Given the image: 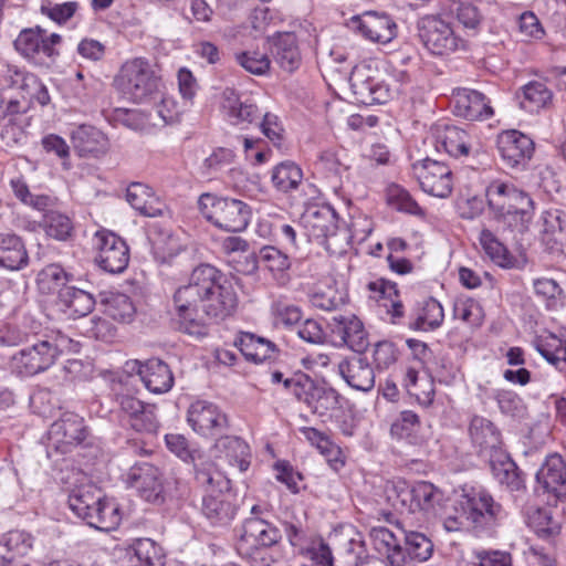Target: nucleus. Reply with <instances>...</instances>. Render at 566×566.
<instances>
[{
  "label": "nucleus",
  "mask_w": 566,
  "mask_h": 566,
  "mask_svg": "<svg viewBox=\"0 0 566 566\" xmlns=\"http://www.w3.org/2000/svg\"><path fill=\"white\" fill-rule=\"evenodd\" d=\"M419 418L411 410H405L399 418L391 424L390 432L398 438H405L410 434L412 428L418 424Z\"/></svg>",
  "instance_id": "64"
},
{
  "label": "nucleus",
  "mask_w": 566,
  "mask_h": 566,
  "mask_svg": "<svg viewBox=\"0 0 566 566\" xmlns=\"http://www.w3.org/2000/svg\"><path fill=\"white\" fill-rule=\"evenodd\" d=\"M352 27L364 38L378 43H388L397 35L395 21L386 13L365 12L352 19Z\"/></svg>",
  "instance_id": "19"
},
{
  "label": "nucleus",
  "mask_w": 566,
  "mask_h": 566,
  "mask_svg": "<svg viewBox=\"0 0 566 566\" xmlns=\"http://www.w3.org/2000/svg\"><path fill=\"white\" fill-rule=\"evenodd\" d=\"M78 8L77 2L70 1L54 6H42V13L46 14L50 19L57 23H63L71 19Z\"/></svg>",
  "instance_id": "62"
},
{
  "label": "nucleus",
  "mask_w": 566,
  "mask_h": 566,
  "mask_svg": "<svg viewBox=\"0 0 566 566\" xmlns=\"http://www.w3.org/2000/svg\"><path fill=\"white\" fill-rule=\"evenodd\" d=\"M234 56L237 63L253 75H265L270 71L271 60L266 53L256 50H247L235 53Z\"/></svg>",
  "instance_id": "50"
},
{
  "label": "nucleus",
  "mask_w": 566,
  "mask_h": 566,
  "mask_svg": "<svg viewBox=\"0 0 566 566\" xmlns=\"http://www.w3.org/2000/svg\"><path fill=\"white\" fill-rule=\"evenodd\" d=\"M453 113L468 120L488 119L493 115V108L486 96L475 90L457 88L452 93Z\"/></svg>",
  "instance_id": "22"
},
{
  "label": "nucleus",
  "mask_w": 566,
  "mask_h": 566,
  "mask_svg": "<svg viewBox=\"0 0 566 566\" xmlns=\"http://www.w3.org/2000/svg\"><path fill=\"white\" fill-rule=\"evenodd\" d=\"M402 505L410 502L409 511H422L428 518L439 517L444 531H464L470 528H494L501 526L505 514L485 491L475 488H462L453 504L442 509L441 493L430 482L421 481L411 489L402 490L399 495Z\"/></svg>",
  "instance_id": "1"
},
{
  "label": "nucleus",
  "mask_w": 566,
  "mask_h": 566,
  "mask_svg": "<svg viewBox=\"0 0 566 566\" xmlns=\"http://www.w3.org/2000/svg\"><path fill=\"white\" fill-rule=\"evenodd\" d=\"M205 296L190 285L178 287L172 297L171 324L175 329L200 338L207 335V327L200 317L203 313Z\"/></svg>",
  "instance_id": "6"
},
{
  "label": "nucleus",
  "mask_w": 566,
  "mask_h": 566,
  "mask_svg": "<svg viewBox=\"0 0 566 566\" xmlns=\"http://www.w3.org/2000/svg\"><path fill=\"white\" fill-rule=\"evenodd\" d=\"M259 260L272 272H282L290 268L287 255L274 247H263L259 252Z\"/></svg>",
  "instance_id": "58"
},
{
  "label": "nucleus",
  "mask_w": 566,
  "mask_h": 566,
  "mask_svg": "<svg viewBox=\"0 0 566 566\" xmlns=\"http://www.w3.org/2000/svg\"><path fill=\"white\" fill-rule=\"evenodd\" d=\"M301 223L308 238L325 244L331 249L332 241L336 237L335 212L329 208H310L301 217Z\"/></svg>",
  "instance_id": "23"
},
{
  "label": "nucleus",
  "mask_w": 566,
  "mask_h": 566,
  "mask_svg": "<svg viewBox=\"0 0 566 566\" xmlns=\"http://www.w3.org/2000/svg\"><path fill=\"white\" fill-rule=\"evenodd\" d=\"M29 256L21 238L13 233H0V266L19 271L28 265Z\"/></svg>",
  "instance_id": "32"
},
{
  "label": "nucleus",
  "mask_w": 566,
  "mask_h": 566,
  "mask_svg": "<svg viewBox=\"0 0 566 566\" xmlns=\"http://www.w3.org/2000/svg\"><path fill=\"white\" fill-rule=\"evenodd\" d=\"M497 149L507 167H525L534 154V142L521 132L507 130L499 136Z\"/></svg>",
  "instance_id": "18"
},
{
  "label": "nucleus",
  "mask_w": 566,
  "mask_h": 566,
  "mask_svg": "<svg viewBox=\"0 0 566 566\" xmlns=\"http://www.w3.org/2000/svg\"><path fill=\"white\" fill-rule=\"evenodd\" d=\"M198 209L210 223L228 232L245 230L251 218V208L248 203L210 192L199 197Z\"/></svg>",
  "instance_id": "4"
},
{
  "label": "nucleus",
  "mask_w": 566,
  "mask_h": 566,
  "mask_svg": "<svg viewBox=\"0 0 566 566\" xmlns=\"http://www.w3.org/2000/svg\"><path fill=\"white\" fill-rule=\"evenodd\" d=\"M115 401L122 420L126 421L137 432L154 434L159 428L155 407L144 403L129 394H117Z\"/></svg>",
  "instance_id": "12"
},
{
  "label": "nucleus",
  "mask_w": 566,
  "mask_h": 566,
  "mask_svg": "<svg viewBox=\"0 0 566 566\" xmlns=\"http://www.w3.org/2000/svg\"><path fill=\"white\" fill-rule=\"evenodd\" d=\"M271 54L280 67L289 73L294 72L301 64V53L294 33H279L270 40Z\"/></svg>",
  "instance_id": "30"
},
{
  "label": "nucleus",
  "mask_w": 566,
  "mask_h": 566,
  "mask_svg": "<svg viewBox=\"0 0 566 566\" xmlns=\"http://www.w3.org/2000/svg\"><path fill=\"white\" fill-rule=\"evenodd\" d=\"M544 492L556 501L566 497V461L558 453L549 454L536 473Z\"/></svg>",
  "instance_id": "24"
},
{
  "label": "nucleus",
  "mask_w": 566,
  "mask_h": 566,
  "mask_svg": "<svg viewBox=\"0 0 566 566\" xmlns=\"http://www.w3.org/2000/svg\"><path fill=\"white\" fill-rule=\"evenodd\" d=\"M388 203L399 211H403L415 216L423 214L422 209L410 193L398 185H391L387 190Z\"/></svg>",
  "instance_id": "52"
},
{
  "label": "nucleus",
  "mask_w": 566,
  "mask_h": 566,
  "mask_svg": "<svg viewBox=\"0 0 566 566\" xmlns=\"http://www.w3.org/2000/svg\"><path fill=\"white\" fill-rule=\"evenodd\" d=\"M349 82L356 99L365 105L384 104L390 97L388 85L371 77L366 66L354 69Z\"/></svg>",
  "instance_id": "21"
},
{
  "label": "nucleus",
  "mask_w": 566,
  "mask_h": 566,
  "mask_svg": "<svg viewBox=\"0 0 566 566\" xmlns=\"http://www.w3.org/2000/svg\"><path fill=\"white\" fill-rule=\"evenodd\" d=\"M421 43L434 55H444L464 48V41L457 36L451 23L440 14H428L417 23Z\"/></svg>",
  "instance_id": "7"
},
{
  "label": "nucleus",
  "mask_w": 566,
  "mask_h": 566,
  "mask_svg": "<svg viewBox=\"0 0 566 566\" xmlns=\"http://www.w3.org/2000/svg\"><path fill=\"white\" fill-rule=\"evenodd\" d=\"M71 275L67 274L59 264H50L42 269L36 276L38 290L43 295L57 294L60 301V292L63 289H69L67 283Z\"/></svg>",
  "instance_id": "39"
},
{
  "label": "nucleus",
  "mask_w": 566,
  "mask_h": 566,
  "mask_svg": "<svg viewBox=\"0 0 566 566\" xmlns=\"http://www.w3.org/2000/svg\"><path fill=\"white\" fill-rule=\"evenodd\" d=\"M69 506L86 525L96 531H114L113 526H98L107 504L103 502L102 490L95 484L84 483L73 488L69 494Z\"/></svg>",
  "instance_id": "8"
},
{
  "label": "nucleus",
  "mask_w": 566,
  "mask_h": 566,
  "mask_svg": "<svg viewBox=\"0 0 566 566\" xmlns=\"http://www.w3.org/2000/svg\"><path fill=\"white\" fill-rule=\"evenodd\" d=\"M272 313L275 318L285 326L294 325L302 318V311L298 306L281 300L272 304Z\"/></svg>",
  "instance_id": "60"
},
{
  "label": "nucleus",
  "mask_w": 566,
  "mask_h": 566,
  "mask_svg": "<svg viewBox=\"0 0 566 566\" xmlns=\"http://www.w3.org/2000/svg\"><path fill=\"white\" fill-rule=\"evenodd\" d=\"M338 373L354 389L370 391L375 387V371L369 361L361 356H353L338 364Z\"/></svg>",
  "instance_id": "27"
},
{
  "label": "nucleus",
  "mask_w": 566,
  "mask_h": 566,
  "mask_svg": "<svg viewBox=\"0 0 566 566\" xmlns=\"http://www.w3.org/2000/svg\"><path fill=\"white\" fill-rule=\"evenodd\" d=\"M221 109L227 120L241 129L256 126L263 114L255 103L249 98L242 99L232 88L223 91Z\"/></svg>",
  "instance_id": "17"
},
{
  "label": "nucleus",
  "mask_w": 566,
  "mask_h": 566,
  "mask_svg": "<svg viewBox=\"0 0 566 566\" xmlns=\"http://www.w3.org/2000/svg\"><path fill=\"white\" fill-rule=\"evenodd\" d=\"M480 242L485 250L486 254L495 262L497 265L502 268H511L513 266L514 259L510 254L509 250L503 245L493 233L483 229L480 234Z\"/></svg>",
  "instance_id": "47"
},
{
  "label": "nucleus",
  "mask_w": 566,
  "mask_h": 566,
  "mask_svg": "<svg viewBox=\"0 0 566 566\" xmlns=\"http://www.w3.org/2000/svg\"><path fill=\"white\" fill-rule=\"evenodd\" d=\"M129 481L145 501L158 505L165 502L161 473L155 465L136 464L130 470Z\"/></svg>",
  "instance_id": "20"
},
{
  "label": "nucleus",
  "mask_w": 566,
  "mask_h": 566,
  "mask_svg": "<svg viewBox=\"0 0 566 566\" xmlns=\"http://www.w3.org/2000/svg\"><path fill=\"white\" fill-rule=\"evenodd\" d=\"M486 460L493 478L501 485H504L511 492L524 489L522 472L504 449L493 453Z\"/></svg>",
  "instance_id": "28"
},
{
  "label": "nucleus",
  "mask_w": 566,
  "mask_h": 566,
  "mask_svg": "<svg viewBox=\"0 0 566 566\" xmlns=\"http://www.w3.org/2000/svg\"><path fill=\"white\" fill-rule=\"evenodd\" d=\"M227 275L210 264H200L190 274L188 285L200 295L207 296L216 290V286Z\"/></svg>",
  "instance_id": "41"
},
{
  "label": "nucleus",
  "mask_w": 566,
  "mask_h": 566,
  "mask_svg": "<svg viewBox=\"0 0 566 566\" xmlns=\"http://www.w3.org/2000/svg\"><path fill=\"white\" fill-rule=\"evenodd\" d=\"M145 566H164V552L150 538H138L129 546Z\"/></svg>",
  "instance_id": "51"
},
{
  "label": "nucleus",
  "mask_w": 566,
  "mask_h": 566,
  "mask_svg": "<svg viewBox=\"0 0 566 566\" xmlns=\"http://www.w3.org/2000/svg\"><path fill=\"white\" fill-rule=\"evenodd\" d=\"M314 384L315 380L304 373H296L292 377L284 379V388L298 401H303L306 405H308L312 397Z\"/></svg>",
  "instance_id": "53"
},
{
  "label": "nucleus",
  "mask_w": 566,
  "mask_h": 566,
  "mask_svg": "<svg viewBox=\"0 0 566 566\" xmlns=\"http://www.w3.org/2000/svg\"><path fill=\"white\" fill-rule=\"evenodd\" d=\"M303 179L301 168L293 161H282L273 168L271 180L273 186L282 192L296 189Z\"/></svg>",
  "instance_id": "44"
},
{
  "label": "nucleus",
  "mask_w": 566,
  "mask_h": 566,
  "mask_svg": "<svg viewBox=\"0 0 566 566\" xmlns=\"http://www.w3.org/2000/svg\"><path fill=\"white\" fill-rule=\"evenodd\" d=\"M311 303L314 307L323 311H334L344 303V300L339 293L328 287L325 291H317L311 295Z\"/></svg>",
  "instance_id": "61"
},
{
  "label": "nucleus",
  "mask_w": 566,
  "mask_h": 566,
  "mask_svg": "<svg viewBox=\"0 0 566 566\" xmlns=\"http://www.w3.org/2000/svg\"><path fill=\"white\" fill-rule=\"evenodd\" d=\"M367 287L373 293L371 297L376 301L384 300L387 303L389 300H392V297H399V291L396 283L385 279H378L369 282Z\"/></svg>",
  "instance_id": "63"
},
{
  "label": "nucleus",
  "mask_w": 566,
  "mask_h": 566,
  "mask_svg": "<svg viewBox=\"0 0 566 566\" xmlns=\"http://www.w3.org/2000/svg\"><path fill=\"white\" fill-rule=\"evenodd\" d=\"M543 221V241L551 245H564L566 243V210L553 208L544 211Z\"/></svg>",
  "instance_id": "38"
},
{
  "label": "nucleus",
  "mask_w": 566,
  "mask_h": 566,
  "mask_svg": "<svg viewBox=\"0 0 566 566\" xmlns=\"http://www.w3.org/2000/svg\"><path fill=\"white\" fill-rule=\"evenodd\" d=\"M71 140L74 150L81 157H98L108 150L107 137L96 127L91 125H81L71 134Z\"/></svg>",
  "instance_id": "29"
},
{
  "label": "nucleus",
  "mask_w": 566,
  "mask_h": 566,
  "mask_svg": "<svg viewBox=\"0 0 566 566\" xmlns=\"http://www.w3.org/2000/svg\"><path fill=\"white\" fill-rule=\"evenodd\" d=\"M485 196L497 218L518 219L522 227L531 220L534 202L526 192L513 185L495 180L488 186Z\"/></svg>",
  "instance_id": "5"
},
{
  "label": "nucleus",
  "mask_w": 566,
  "mask_h": 566,
  "mask_svg": "<svg viewBox=\"0 0 566 566\" xmlns=\"http://www.w3.org/2000/svg\"><path fill=\"white\" fill-rule=\"evenodd\" d=\"M238 305V296L231 281L226 276L211 294L205 296L203 313L216 319L232 315Z\"/></svg>",
  "instance_id": "26"
},
{
  "label": "nucleus",
  "mask_w": 566,
  "mask_h": 566,
  "mask_svg": "<svg viewBox=\"0 0 566 566\" xmlns=\"http://www.w3.org/2000/svg\"><path fill=\"white\" fill-rule=\"evenodd\" d=\"M453 315L471 325L479 326L482 323V308L472 298L457 300L453 305Z\"/></svg>",
  "instance_id": "55"
},
{
  "label": "nucleus",
  "mask_w": 566,
  "mask_h": 566,
  "mask_svg": "<svg viewBox=\"0 0 566 566\" xmlns=\"http://www.w3.org/2000/svg\"><path fill=\"white\" fill-rule=\"evenodd\" d=\"M312 397L308 401L307 407L312 409L314 413L324 416L331 410L339 408V394L325 382H316L313 386Z\"/></svg>",
  "instance_id": "43"
},
{
  "label": "nucleus",
  "mask_w": 566,
  "mask_h": 566,
  "mask_svg": "<svg viewBox=\"0 0 566 566\" xmlns=\"http://www.w3.org/2000/svg\"><path fill=\"white\" fill-rule=\"evenodd\" d=\"M444 318L442 305L433 297L423 301L409 326L416 331H433L441 326Z\"/></svg>",
  "instance_id": "40"
},
{
  "label": "nucleus",
  "mask_w": 566,
  "mask_h": 566,
  "mask_svg": "<svg viewBox=\"0 0 566 566\" xmlns=\"http://www.w3.org/2000/svg\"><path fill=\"white\" fill-rule=\"evenodd\" d=\"M368 537L373 541H380L382 547L377 549L386 554L388 562L391 566H405L408 554L396 539L395 533H367Z\"/></svg>",
  "instance_id": "46"
},
{
  "label": "nucleus",
  "mask_w": 566,
  "mask_h": 566,
  "mask_svg": "<svg viewBox=\"0 0 566 566\" xmlns=\"http://www.w3.org/2000/svg\"><path fill=\"white\" fill-rule=\"evenodd\" d=\"M187 421L195 432L203 437H213L228 428L227 415L207 400H197L189 406Z\"/></svg>",
  "instance_id": "13"
},
{
  "label": "nucleus",
  "mask_w": 566,
  "mask_h": 566,
  "mask_svg": "<svg viewBox=\"0 0 566 566\" xmlns=\"http://www.w3.org/2000/svg\"><path fill=\"white\" fill-rule=\"evenodd\" d=\"M523 97L520 105L523 109L534 113L553 107V91L541 81H532L522 87Z\"/></svg>",
  "instance_id": "37"
},
{
  "label": "nucleus",
  "mask_w": 566,
  "mask_h": 566,
  "mask_svg": "<svg viewBox=\"0 0 566 566\" xmlns=\"http://www.w3.org/2000/svg\"><path fill=\"white\" fill-rule=\"evenodd\" d=\"M405 551L410 559L428 560L433 552V543L424 533H403Z\"/></svg>",
  "instance_id": "48"
},
{
  "label": "nucleus",
  "mask_w": 566,
  "mask_h": 566,
  "mask_svg": "<svg viewBox=\"0 0 566 566\" xmlns=\"http://www.w3.org/2000/svg\"><path fill=\"white\" fill-rule=\"evenodd\" d=\"M412 169L424 192L439 198H447L452 192V171L444 163L426 158L413 164Z\"/></svg>",
  "instance_id": "10"
},
{
  "label": "nucleus",
  "mask_w": 566,
  "mask_h": 566,
  "mask_svg": "<svg viewBox=\"0 0 566 566\" xmlns=\"http://www.w3.org/2000/svg\"><path fill=\"white\" fill-rule=\"evenodd\" d=\"M61 40L60 34H48L44 29L34 27L21 30L13 46L24 59L34 63H43L44 57H53L59 54L55 45L60 44Z\"/></svg>",
  "instance_id": "9"
},
{
  "label": "nucleus",
  "mask_w": 566,
  "mask_h": 566,
  "mask_svg": "<svg viewBox=\"0 0 566 566\" xmlns=\"http://www.w3.org/2000/svg\"><path fill=\"white\" fill-rule=\"evenodd\" d=\"M59 304L65 314L76 318L90 314L95 306V300L90 293L70 286L60 292Z\"/></svg>",
  "instance_id": "36"
},
{
  "label": "nucleus",
  "mask_w": 566,
  "mask_h": 566,
  "mask_svg": "<svg viewBox=\"0 0 566 566\" xmlns=\"http://www.w3.org/2000/svg\"><path fill=\"white\" fill-rule=\"evenodd\" d=\"M436 147L443 149L448 155L454 158L469 156L472 144L469 134L457 127L446 126L437 136Z\"/></svg>",
  "instance_id": "34"
},
{
  "label": "nucleus",
  "mask_w": 566,
  "mask_h": 566,
  "mask_svg": "<svg viewBox=\"0 0 566 566\" xmlns=\"http://www.w3.org/2000/svg\"><path fill=\"white\" fill-rule=\"evenodd\" d=\"M105 306V313L114 321L122 323L132 322L136 312V308L129 296L120 293L112 294L106 300Z\"/></svg>",
  "instance_id": "49"
},
{
  "label": "nucleus",
  "mask_w": 566,
  "mask_h": 566,
  "mask_svg": "<svg viewBox=\"0 0 566 566\" xmlns=\"http://www.w3.org/2000/svg\"><path fill=\"white\" fill-rule=\"evenodd\" d=\"M53 349L46 339L21 349L11 358V367L13 371L20 376H33L49 369L55 363Z\"/></svg>",
  "instance_id": "14"
},
{
  "label": "nucleus",
  "mask_w": 566,
  "mask_h": 566,
  "mask_svg": "<svg viewBox=\"0 0 566 566\" xmlns=\"http://www.w3.org/2000/svg\"><path fill=\"white\" fill-rule=\"evenodd\" d=\"M195 479L203 489L202 513L213 525L223 524L234 516L231 503L232 486L230 479L213 463L195 464Z\"/></svg>",
  "instance_id": "2"
},
{
  "label": "nucleus",
  "mask_w": 566,
  "mask_h": 566,
  "mask_svg": "<svg viewBox=\"0 0 566 566\" xmlns=\"http://www.w3.org/2000/svg\"><path fill=\"white\" fill-rule=\"evenodd\" d=\"M96 263L112 274L122 273L129 262V249L126 242L112 231L99 230L95 233Z\"/></svg>",
  "instance_id": "11"
},
{
  "label": "nucleus",
  "mask_w": 566,
  "mask_h": 566,
  "mask_svg": "<svg viewBox=\"0 0 566 566\" xmlns=\"http://www.w3.org/2000/svg\"><path fill=\"white\" fill-rule=\"evenodd\" d=\"M45 229L48 235L64 241L71 237L73 223L67 216L56 211H50L45 216Z\"/></svg>",
  "instance_id": "54"
},
{
  "label": "nucleus",
  "mask_w": 566,
  "mask_h": 566,
  "mask_svg": "<svg viewBox=\"0 0 566 566\" xmlns=\"http://www.w3.org/2000/svg\"><path fill=\"white\" fill-rule=\"evenodd\" d=\"M234 346L239 348L247 359L254 363H262L272 359L276 353V346L269 339L256 337L251 333H241L234 340Z\"/></svg>",
  "instance_id": "35"
},
{
  "label": "nucleus",
  "mask_w": 566,
  "mask_h": 566,
  "mask_svg": "<svg viewBox=\"0 0 566 566\" xmlns=\"http://www.w3.org/2000/svg\"><path fill=\"white\" fill-rule=\"evenodd\" d=\"M51 432L62 434V439L66 443H80L85 439L83 419L72 413L64 415L59 421H55L51 427Z\"/></svg>",
  "instance_id": "45"
},
{
  "label": "nucleus",
  "mask_w": 566,
  "mask_h": 566,
  "mask_svg": "<svg viewBox=\"0 0 566 566\" xmlns=\"http://www.w3.org/2000/svg\"><path fill=\"white\" fill-rule=\"evenodd\" d=\"M518 30L525 41L539 40L545 33L538 18L531 11L520 15Z\"/></svg>",
  "instance_id": "57"
},
{
  "label": "nucleus",
  "mask_w": 566,
  "mask_h": 566,
  "mask_svg": "<svg viewBox=\"0 0 566 566\" xmlns=\"http://www.w3.org/2000/svg\"><path fill=\"white\" fill-rule=\"evenodd\" d=\"M214 451L218 459H224L232 467L238 465L240 472L247 471L250 465L249 446L238 437H221L214 443Z\"/></svg>",
  "instance_id": "33"
},
{
  "label": "nucleus",
  "mask_w": 566,
  "mask_h": 566,
  "mask_svg": "<svg viewBox=\"0 0 566 566\" xmlns=\"http://www.w3.org/2000/svg\"><path fill=\"white\" fill-rule=\"evenodd\" d=\"M126 200L143 216L156 217L161 212L154 206L155 197L150 188L142 182H133L128 186Z\"/></svg>",
  "instance_id": "42"
},
{
  "label": "nucleus",
  "mask_w": 566,
  "mask_h": 566,
  "mask_svg": "<svg viewBox=\"0 0 566 566\" xmlns=\"http://www.w3.org/2000/svg\"><path fill=\"white\" fill-rule=\"evenodd\" d=\"M526 525L533 531H555L557 527L551 512L539 507H532L526 512Z\"/></svg>",
  "instance_id": "59"
},
{
  "label": "nucleus",
  "mask_w": 566,
  "mask_h": 566,
  "mask_svg": "<svg viewBox=\"0 0 566 566\" xmlns=\"http://www.w3.org/2000/svg\"><path fill=\"white\" fill-rule=\"evenodd\" d=\"M457 19L464 29L475 33L482 22V14L475 4L464 1L457 9Z\"/></svg>",
  "instance_id": "56"
},
{
  "label": "nucleus",
  "mask_w": 566,
  "mask_h": 566,
  "mask_svg": "<svg viewBox=\"0 0 566 566\" xmlns=\"http://www.w3.org/2000/svg\"><path fill=\"white\" fill-rule=\"evenodd\" d=\"M469 434L480 457L486 459L503 450L501 432L489 419L474 416L469 426Z\"/></svg>",
  "instance_id": "25"
},
{
  "label": "nucleus",
  "mask_w": 566,
  "mask_h": 566,
  "mask_svg": "<svg viewBox=\"0 0 566 566\" xmlns=\"http://www.w3.org/2000/svg\"><path fill=\"white\" fill-rule=\"evenodd\" d=\"M277 533H242L237 542V551L247 558L252 566H272L275 558L272 547L277 544Z\"/></svg>",
  "instance_id": "16"
},
{
  "label": "nucleus",
  "mask_w": 566,
  "mask_h": 566,
  "mask_svg": "<svg viewBox=\"0 0 566 566\" xmlns=\"http://www.w3.org/2000/svg\"><path fill=\"white\" fill-rule=\"evenodd\" d=\"M138 375L145 387L155 394L167 392L174 385V376L169 366L157 358L142 364L138 368Z\"/></svg>",
  "instance_id": "31"
},
{
  "label": "nucleus",
  "mask_w": 566,
  "mask_h": 566,
  "mask_svg": "<svg viewBox=\"0 0 566 566\" xmlns=\"http://www.w3.org/2000/svg\"><path fill=\"white\" fill-rule=\"evenodd\" d=\"M118 90L135 103L160 98L163 82L154 65L143 57L127 61L115 78Z\"/></svg>",
  "instance_id": "3"
},
{
  "label": "nucleus",
  "mask_w": 566,
  "mask_h": 566,
  "mask_svg": "<svg viewBox=\"0 0 566 566\" xmlns=\"http://www.w3.org/2000/svg\"><path fill=\"white\" fill-rule=\"evenodd\" d=\"M333 343L363 353L368 346L367 333L361 321L355 315L333 316L328 323Z\"/></svg>",
  "instance_id": "15"
}]
</instances>
